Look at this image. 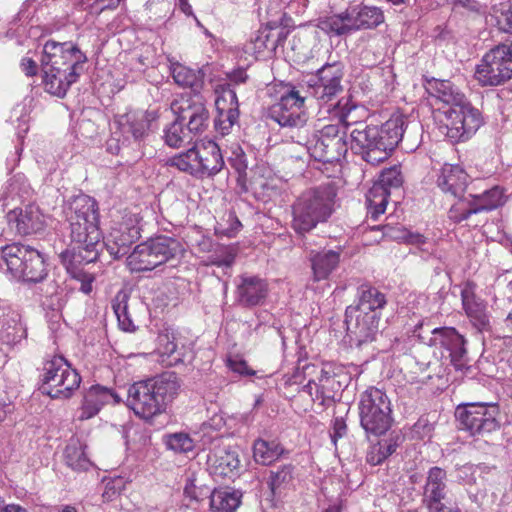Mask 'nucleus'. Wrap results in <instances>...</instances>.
<instances>
[{
  "label": "nucleus",
  "instance_id": "f257e3e1",
  "mask_svg": "<svg viewBox=\"0 0 512 512\" xmlns=\"http://www.w3.org/2000/svg\"><path fill=\"white\" fill-rule=\"evenodd\" d=\"M62 213L68 224L71 248L62 251L59 258L71 277L81 283L80 290L89 294L94 277L80 265L96 261L103 246L98 203L88 195H75L64 202Z\"/></svg>",
  "mask_w": 512,
  "mask_h": 512
},
{
  "label": "nucleus",
  "instance_id": "f03ea898",
  "mask_svg": "<svg viewBox=\"0 0 512 512\" xmlns=\"http://www.w3.org/2000/svg\"><path fill=\"white\" fill-rule=\"evenodd\" d=\"M409 126L404 116H393L380 126L356 123L350 128V149L366 163L376 166L384 162L400 142L413 150L418 142L409 141Z\"/></svg>",
  "mask_w": 512,
  "mask_h": 512
},
{
  "label": "nucleus",
  "instance_id": "7ed1b4c3",
  "mask_svg": "<svg viewBox=\"0 0 512 512\" xmlns=\"http://www.w3.org/2000/svg\"><path fill=\"white\" fill-rule=\"evenodd\" d=\"M88 58L73 42L48 40L43 46L41 67L48 93L64 97L84 72Z\"/></svg>",
  "mask_w": 512,
  "mask_h": 512
},
{
  "label": "nucleus",
  "instance_id": "20e7f679",
  "mask_svg": "<svg viewBox=\"0 0 512 512\" xmlns=\"http://www.w3.org/2000/svg\"><path fill=\"white\" fill-rule=\"evenodd\" d=\"M427 90L442 101L440 119L451 142H464L470 139L483 123L480 111L473 107L448 80H433Z\"/></svg>",
  "mask_w": 512,
  "mask_h": 512
},
{
  "label": "nucleus",
  "instance_id": "39448f33",
  "mask_svg": "<svg viewBox=\"0 0 512 512\" xmlns=\"http://www.w3.org/2000/svg\"><path fill=\"white\" fill-rule=\"evenodd\" d=\"M181 382L174 372L132 384L128 389V405L144 419L161 414L179 394Z\"/></svg>",
  "mask_w": 512,
  "mask_h": 512
},
{
  "label": "nucleus",
  "instance_id": "423d86ee",
  "mask_svg": "<svg viewBox=\"0 0 512 512\" xmlns=\"http://www.w3.org/2000/svg\"><path fill=\"white\" fill-rule=\"evenodd\" d=\"M344 66L341 62L326 63L317 70V81L309 85L308 92L319 102L324 110L347 128L350 126L349 115L356 109L350 95H343L342 79Z\"/></svg>",
  "mask_w": 512,
  "mask_h": 512
},
{
  "label": "nucleus",
  "instance_id": "0eeeda50",
  "mask_svg": "<svg viewBox=\"0 0 512 512\" xmlns=\"http://www.w3.org/2000/svg\"><path fill=\"white\" fill-rule=\"evenodd\" d=\"M336 192L323 185L308 189L294 201L292 209V230L301 236L311 232L319 224L326 223L334 213Z\"/></svg>",
  "mask_w": 512,
  "mask_h": 512
},
{
  "label": "nucleus",
  "instance_id": "6e6552de",
  "mask_svg": "<svg viewBox=\"0 0 512 512\" xmlns=\"http://www.w3.org/2000/svg\"><path fill=\"white\" fill-rule=\"evenodd\" d=\"M184 249L175 238L158 236L138 244L127 257L132 272L151 271L181 257Z\"/></svg>",
  "mask_w": 512,
  "mask_h": 512
},
{
  "label": "nucleus",
  "instance_id": "1a4fd4ad",
  "mask_svg": "<svg viewBox=\"0 0 512 512\" xmlns=\"http://www.w3.org/2000/svg\"><path fill=\"white\" fill-rule=\"evenodd\" d=\"M425 323L419 322L413 330V336L422 344L441 350L442 357L449 358L456 370L467 366L466 340L453 327L424 329Z\"/></svg>",
  "mask_w": 512,
  "mask_h": 512
},
{
  "label": "nucleus",
  "instance_id": "9d476101",
  "mask_svg": "<svg viewBox=\"0 0 512 512\" xmlns=\"http://www.w3.org/2000/svg\"><path fill=\"white\" fill-rule=\"evenodd\" d=\"M6 266L14 277L26 282H40L47 275L42 254L30 247L13 243L2 248L0 253V269Z\"/></svg>",
  "mask_w": 512,
  "mask_h": 512
},
{
  "label": "nucleus",
  "instance_id": "9b49d317",
  "mask_svg": "<svg viewBox=\"0 0 512 512\" xmlns=\"http://www.w3.org/2000/svg\"><path fill=\"white\" fill-rule=\"evenodd\" d=\"M168 164L193 177L203 179L218 174L224 167L220 147L208 141L201 147H192L168 160Z\"/></svg>",
  "mask_w": 512,
  "mask_h": 512
},
{
  "label": "nucleus",
  "instance_id": "f8f14e48",
  "mask_svg": "<svg viewBox=\"0 0 512 512\" xmlns=\"http://www.w3.org/2000/svg\"><path fill=\"white\" fill-rule=\"evenodd\" d=\"M347 128L343 123L328 124L319 130V135L313 141L297 140L296 142L303 145L310 155L316 161L324 163H332L340 161L350 148L347 141V133L350 131L352 122Z\"/></svg>",
  "mask_w": 512,
  "mask_h": 512
},
{
  "label": "nucleus",
  "instance_id": "ddd939ff",
  "mask_svg": "<svg viewBox=\"0 0 512 512\" xmlns=\"http://www.w3.org/2000/svg\"><path fill=\"white\" fill-rule=\"evenodd\" d=\"M360 421L368 437L384 435L391 425L390 400L380 389H367L360 401Z\"/></svg>",
  "mask_w": 512,
  "mask_h": 512
},
{
  "label": "nucleus",
  "instance_id": "4468645a",
  "mask_svg": "<svg viewBox=\"0 0 512 512\" xmlns=\"http://www.w3.org/2000/svg\"><path fill=\"white\" fill-rule=\"evenodd\" d=\"M81 377L62 356H54L43 366L41 391L51 398H70L79 388Z\"/></svg>",
  "mask_w": 512,
  "mask_h": 512
},
{
  "label": "nucleus",
  "instance_id": "2eb2a0df",
  "mask_svg": "<svg viewBox=\"0 0 512 512\" xmlns=\"http://www.w3.org/2000/svg\"><path fill=\"white\" fill-rule=\"evenodd\" d=\"M499 415L497 404L484 402L461 404L455 411V417L462 429L474 437H484L499 429Z\"/></svg>",
  "mask_w": 512,
  "mask_h": 512
},
{
  "label": "nucleus",
  "instance_id": "dca6fc26",
  "mask_svg": "<svg viewBox=\"0 0 512 512\" xmlns=\"http://www.w3.org/2000/svg\"><path fill=\"white\" fill-rule=\"evenodd\" d=\"M475 77L482 86H498L512 78V46L499 44L482 57Z\"/></svg>",
  "mask_w": 512,
  "mask_h": 512
},
{
  "label": "nucleus",
  "instance_id": "f3484780",
  "mask_svg": "<svg viewBox=\"0 0 512 512\" xmlns=\"http://www.w3.org/2000/svg\"><path fill=\"white\" fill-rule=\"evenodd\" d=\"M304 102L305 97L293 88L270 107L269 116L281 127L296 128L307 135L308 115L303 109Z\"/></svg>",
  "mask_w": 512,
  "mask_h": 512
},
{
  "label": "nucleus",
  "instance_id": "a211bd4d",
  "mask_svg": "<svg viewBox=\"0 0 512 512\" xmlns=\"http://www.w3.org/2000/svg\"><path fill=\"white\" fill-rule=\"evenodd\" d=\"M381 317L376 314H367L347 307L345 310V324L349 342L357 347L376 340L380 333Z\"/></svg>",
  "mask_w": 512,
  "mask_h": 512
},
{
  "label": "nucleus",
  "instance_id": "6ab92c4d",
  "mask_svg": "<svg viewBox=\"0 0 512 512\" xmlns=\"http://www.w3.org/2000/svg\"><path fill=\"white\" fill-rule=\"evenodd\" d=\"M215 106L217 116L214 121L215 129L221 135L230 133L232 127L238 123L239 104L236 91L230 83L217 85Z\"/></svg>",
  "mask_w": 512,
  "mask_h": 512
},
{
  "label": "nucleus",
  "instance_id": "aec40b11",
  "mask_svg": "<svg viewBox=\"0 0 512 512\" xmlns=\"http://www.w3.org/2000/svg\"><path fill=\"white\" fill-rule=\"evenodd\" d=\"M140 238V228L134 215L126 216L111 228L104 245L115 259L125 256L130 246Z\"/></svg>",
  "mask_w": 512,
  "mask_h": 512
},
{
  "label": "nucleus",
  "instance_id": "412c9836",
  "mask_svg": "<svg viewBox=\"0 0 512 512\" xmlns=\"http://www.w3.org/2000/svg\"><path fill=\"white\" fill-rule=\"evenodd\" d=\"M464 201L467 203V208L462 209L459 213L458 208L454 206L450 209V218L455 222L467 220L473 214L492 211L505 202L504 192L498 186H494L481 194H469V197L465 198Z\"/></svg>",
  "mask_w": 512,
  "mask_h": 512
},
{
  "label": "nucleus",
  "instance_id": "4be33fe9",
  "mask_svg": "<svg viewBox=\"0 0 512 512\" xmlns=\"http://www.w3.org/2000/svg\"><path fill=\"white\" fill-rule=\"evenodd\" d=\"M8 224L21 236L42 232L46 227V217L35 204L14 207L6 215Z\"/></svg>",
  "mask_w": 512,
  "mask_h": 512
},
{
  "label": "nucleus",
  "instance_id": "5701e85b",
  "mask_svg": "<svg viewBox=\"0 0 512 512\" xmlns=\"http://www.w3.org/2000/svg\"><path fill=\"white\" fill-rule=\"evenodd\" d=\"M475 288L476 285L472 282H466L462 288L461 300L463 309L474 328L479 332L490 331L491 323L487 304L484 300L477 297Z\"/></svg>",
  "mask_w": 512,
  "mask_h": 512
},
{
  "label": "nucleus",
  "instance_id": "b1692460",
  "mask_svg": "<svg viewBox=\"0 0 512 512\" xmlns=\"http://www.w3.org/2000/svg\"><path fill=\"white\" fill-rule=\"evenodd\" d=\"M172 109L193 137L202 134L207 129L209 111L201 101L187 99L179 105L173 104Z\"/></svg>",
  "mask_w": 512,
  "mask_h": 512
},
{
  "label": "nucleus",
  "instance_id": "393cba45",
  "mask_svg": "<svg viewBox=\"0 0 512 512\" xmlns=\"http://www.w3.org/2000/svg\"><path fill=\"white\" fill-rule=\"evenodd\" d=\"M155 111H129L118 117L116 123L123 136L132 137L135 141L142 140L148 133L151 124L157 119Z\"/></svg>",
  "mask_w": 512,
  "mask_h": 512
},
{
  "label": "nucleus",
  "instance_id": "a878e982",
  "mask_svg": "<svg viewBox=\"0 0 512 512\" xmlns=\"http://www.w3.org/2000/svg\"><path fill=\"white\" fill-rule=\"evenodd\" d=\"M120 402L121 398L114 390L98 384L93 385L84 395L79 420L83 421L94 417L104 405Z\"/></svg>",
  "mask_w": 512,
  "mask_h": 512
},
{
  "label": "nucleus",
  "instance_id": "bb28decb",
  "mask_svg": "<svg viewBox=\"0 0 512 512\" xmlns=\"http://www.w3.org/2000/svg\"><path fill=\"white\" fill-rule=\"evenodd\" d=\"M445 477L446 473L439 467L430 469L424 490V501L427 504L429 512H451V510L442 503L445 497Z\"/></svg>",
  "mask_w": 512,
  "mask_h": 512
},
{
  "label": "nucleus",
  "instance_id": "cd10ccee",
  "mask_svg": "<svg viewBox=\"0 0 512 512\" xmlns=\"http://www.w3.org/2000/svg\"><path fill=\"white\" fill-rule=\"evenodd\" d=\"M469 183V176L459 165L445 164L437 178L438 187L454 198L462 199Z\"/></svg>",
  "mask_w": 512,
  "mask_h": 512
},
{
  "label": "nucleus",
  "instance_id": "c85d7f7f",
  "mask_svg": "<svg viewBox=\"0 0 512 512\" xmlns=\"http://www.w3.org/2000/svg\"><path fill=\"white\" fill-rule=\"evenodd\" d=\"M268 294L265 280L256 276H243L237 286V301L246 307L262 303Z\"/></svg>",
  "mask_w": 512,
  "mask_h": 512
},
{
  "label": "nucleus",
  "instance_id": "c756f323",
  "mask_svg": "<svg viewBox=\"0 0 512 512\" xmlns=\"http://www.w3.org/2000/svg\"><path fill=\"white\" fill-rule=\"evenodd\" d=\"M386 304L387 300L384 293L369 284H363L357 290V304L349 307L381 317L382 309Z\"/></svg>",
  "mask_w": 512,
  "mask_h": 512
},
{
  "label": "nucleus",
  "instance_id": "7c9ffc66",
  "mask_svg": "<svg viewBox=\"0 0 512 512\" xmlns=\"http://www.w3.org/2000/svg\"><path fill=\"white\" fill-rule=\"evenodd\" d=\"M209 429V426L203 425L201 432L196 433L193 438L184 432L166 434L163 436V443L167 448H193V446L199 443L202 446L213 445L215 448L219 447L218 436H208Z\"/></svg>",
  "mask_w": 512,
  "mask_h": 512
},
{
  "label": "nucleus",
  "instance_id": "2f4dec72",
  "mask_svg": "<svg viewBox=\"0 0 512 512\" xmlns=\"http://www.w3.org/2000/svg\"><path fill=\"white\" fill-rule=\"evenodd\" d=\"M348 11L353 32L375 28L384 21L382 10L375 6H363Z\"/></svg>",
  "mask_w": 512,
  "mask_h": 512
},
{
  "label": "nucleus",
  "instance_id": "473e14b6",
  "mask_svg": "<svg viewBox=\"0 0 512 512\" xmlns=\"http://www.w3.org/2000/svg\"><path fill=\"white\" fill-rule=\"evenodd\" d=\"M242 493L231 487L215 488L210 495V508L214 512H235L241 504Z\"/></svg>",
  "mask_w": 512,
  "mask_h": 512
},
{
  "label": "nucleus",
  "instance_id": "72a5a7b5",
  "mask_svg": "<svg viewBox=\"0 0 512 512\" xmlns=\"http://www.w3.org/2000/svg\"><path fill=\"white\" fill-rule=\"evenodd\" d=\"M313 278L315 281L327 279L340 262V252L328 250L317 252L310 257Z\"/></svg>",
  "mask_w": 512,
  "mask_h": 512
},
{
  "label": "nucleus",
  "instance_id": "f704fd0d",
  "mask_svg": "<svg viewBox=\"0 0 512 512\" xmlns=\"http://www.w3.org/2000/svg\"><path fill=\"white\" fill-rule=\"evenodd\" d=\"M317 371H318L317 366H315L313 364L306 363L303 360L299 359L297 362V366L295 368L294 378L296 380L302 379V378L303 379L309 378L308 384L304 387L305 390H307L308 393L312 396L313 395L312 390H313V388H315L316 395H315V398H313V400H321V404H324L325 397L323 396V391L320 390V383L323 382L324 380H329L330 375L327 372H325L323 369H320L319 372L321 375L318 378L319 383H317L315 381V379L312 378V375L315 374Z\"/></svg>",
  "mask_w": 512,
  "mask_h": 512
},
{
  "label": "nucleus",
  "instance_id": "c9c22d12",
  "mask_svg": "<svg viewBox=\"0 0 512 512\" xmlns=\"http://www.w3.org/2000/svg\"><path fill=\"white\" fill-rule=\"evenodd\" d=\"M30 188L23 175H14L3 188L0 203L5 209L9 205L22 202L29 196Z\"/></svg>",
  "mask_w": 512,
  "mask_h": 512
},
{
  "label": "nucleus",
  "instance_id": "e433bc0d",
  "mask_svg": "<svg viewBox=\"0 0 512 512\" xmlns=\"http://www.w3.org/2000/svg\"><path fill=\"white\" fill-rule=\"evenodd\" d=\"M208 463L215 474L227 476L239 467L240 460L236 450H211Z\"/></svg>",
  "mask_w": 512,
  "mask_h": 512
},
{
  "label": "nucleus",
  "instance_id": "4c0bfd02",
  "mask_svg": "<svg viewBox=\"0 0 512 512\" xmlns=\"http://www.w3.org/2000/svg\"><path fill=\"white\" fill-rule=\"evenodd\" d=\"M229 164L238 174L237 185L241 192L247 193L254 190L252 181L247 177V158L243 149L236 145L232 148L231 155L228 158Z\"/></svg>",
  "mask_w": 512,
  "mask_h": 512
},
{
  "label": "nucleus",
  "instance_id": "58836bf2",
  "mask_svg": "<svg viewBox=\"0 0 512 512\" xmlns=\"http://www.w3.org/2000/svg\"><path fill=\"white\" fill-rule=\"evenodd\" d=\"M318 28L331 36H347L354 33L348 10L345 13L320 19Z\"/></svg>",
  "mask_w": 512,
  "mask_h": 512
},
{
  "label": "nucleus",
  "instance_id": "ea45409f",
  "mask_svg": "<svg viewBox=\"0 0 512 512\" xmlns=\"http://www.w3.org/2000/svg\"><path fill=\"white\" fill-rule=\"evenodd\" d=\"M390 192L379 185L377 182L368 190L366 194L367 213L371 219L377 220L386 210Z\"/></svg>",
  "mask_w": 512,
  "mask_h": 512
},
{
  "label": "nucleus",
  "instance_id": "a19ab883",
  "mask_svg": "<svg viewBox=\"0 0 512 512\" xmlns=\"http://www.w3.org/2000/svg\"><path fill=\"white\" fill-rule=\"evenodd\" d=\"M193 139L194 137L186 129L184 123L178 116L175 121L164 130V141L172 148H179L182 145L190 144Z\"/></svg>",
  "mask_w": 512,
  "mask_h": 512
},
{
  "label": "nucleus",
  "instance_id": "79ce46f5",
  "mask_svg": "<svg viewBox=\"0 0 512 512\" xmlns=\"http://www.w3.org/2000/svg\"><path fill=\"white\" fill-rule=\"evenodd\" d=\"M158 350L162 358L161 361L168 366H173L183 361L181 350L178 348L174 338L171 339L169 334L158 336Z\"/></svg>",
  "mask_w": 512,
  "mask_h": 512
},
{
  "label": "nucleus",
  "instance_id": "37998d69",
  "mask_svg": "<svg viewBox=\"0 0 512 512\" xmlns=\"http://www.w3.org/2000/svg\"><path fill=\"white\" fill-rule=\"evenodd\" d=\"M171 72L175 83L181 87L197 89L200 86L201 77L193 69L177 63L172 65Z\"/></svg>",
  "mask_w": 512,
  "mask_h": 512
},
{
  "label": "nucleus",
  "instance_id": "c03bdc74",
  "mask_svg": "<svg viewBox=\"0 0 512 512\" xmlns=\"http://www.w3.org/2000/svg\"><path fill=\"white\" fill-rule=\"evenodd\" d=\"M235 257L236 253L232 247L217 244L212 252L207 256L205 265L231 267L235 261Z\"/></svg>",
  "mask_w": 512,
  "mask_h": 512
},
{
  "label": "nucleus",
  "instance_id": "a18cd8bd",
  "mask_svg": "<svg viewBox=\"0 0 512 512\" xmlns=\"http://www.w3.org/2000/svg\"><path fill=\"white\" fill-rule=\"evenodd\" d=\"M433 432V425L425 418H420L411 428L409 437L414 440V446H425L431 438Z\"/></svg>",
  "mask_w": 512,
  "mask_h": 512
},
{
  "label": "nucleus",
  "instance_id": "49530a36",
  "mask_svg": "<svg viewBox=\"0 0 512 512\" xmlns=\"http://www.w3.org/2000/svg\"><path fill=\"white\" fill-rule=\"evenodd\" d=\"M329 437L331 439V443L337 447L352 445V442L349 440L348 436V428L347 424L342 417H335L332 420L331 429L329 431Z\"/></svg>",
  "mask_w": 512,
  "mask_h": 512
},
{
  "label": "nucleus",
  "instance_id": "de8ad7c7",
  "mask_svg": "<svg viewBox=\"0 0 512 512\" xmlns=\"http://www.w3.org/2000/svg\"><path fill=\"white\" fill-rule=\"evenodd\" d=\"M377 183L390 193L392 189H399L403 184V177L400 168L393 166L383 170Z\"/></svg>",
  "mask_w": 512,
  "mask_h": 512
},
{
  "label": "nucleus",
  "instance_id": "09e8293b",
  "mask_svg": "<svg viewBox=\"0 0 512 512\" xmlns=\"http://www.w3.org/2000/svg\"><path fill=\"white\" fill-rule=\"evenodd\" d=\"M492 17L499 31L512 34V5L502 4L499 8H494Z\"/></svg>",
  "mask_w": 512,
  "mask_h": 512
},
{
  "label": "nucleus",
  "instance_id": "8fccbe9b",
  "mask_svg": "<svg viewBox=\"0 0 512 512\" xmlns=\"http://www.w3.org/2000/svg\"><path fill=\"white\" fill-rule=\"evenodd\" d=\"M63 459L68 467L73 470H87L92 462L85 454V450H65Z\"/></svg>",
  "mask_w": 512,
  "mask_h": 512
},
{
  "label": "nucleus",
  "instance_id": "3c124183",
  "mask_svg": "<svg viewBox=\"0 0 512 512\" xmlns=\"http://www.w3.org/2000/svg\"><path fill=\"white\" fill-rule=\"evenodd\" d=\"M46 301L44 302L53 311H60L66 304L64 290L60 289L55 281L47 284Z\"/></svg>",
  "mask_w": 512,
  "mask_h": 512
},
{
  "label": "nucleus",
  "instance_id": "603ef678",
  "mask_svg": "<svg viewBox=\"0 0 512 512\" xmlns=\"http://www.w3.org/2000/svg\"><path fill=\"white\" fill-rule=\"evenodd\" d=\"M292 480V473L289 468H283L277 472H272L269 486L274 496L280 495L287 488Z\"/></svg>",
  "mask_w": 512,
  "mask_h": 512
},
{
  "label": "nucleus",
  "instance_id": "864d4df0",
  "mask_svg": "<svg viewBox=\"0 0 512 512\" xmlns=\"http://www.w3.org/2000/svg\"><path fill=\"white\" fill-rule=\"evenodd\" d=\"M113 310L117 317L119 327L126 332L135 330V325L128 313V306L125 301L113 303Z\"/></svg>",
  "mask_w": 512,
  "mask_h": 512
},
{
  "label": "nucleus",
  "instance_id": "5fc2aeb1",
  "mask_svg": "<svg viewBox=\"0 0 512 512\" xmlns=\"http://www.w3.org/2000/svg\"><path fill=\"white\" fill-rule=\"evenodd\" d=\"M255 49L260 51L268 50L273 52L277 48V40H274L273 30L259 31V34L254 40Z\"/></svg>",
  "mask_w": 512,
  "mask_h": 512
},
{
  "label": "nucleus",
  "instance_id": "6e6d98bb",
  "mask_svg": "<svg viewBox=\"0 0 512 512\" xmlns=\"http://www.w3.org/2000/svg\"><path fill=\"white\" fill-rule=\"evenodd\" d=\"M256 463L270 465L284 452V450H251Z\"/></svg>",
  "mask_w": 512,
  "mask_h": 512
},
{
  "label": "nucleus",
  "instance_id": "4d7b16f0",
  "mask_svg": "<svg viewBox=\"0 0 512 512\" xmlns=\"http://www.w3.org/2000/svg\"><path fill=\"white\" fill-rule=\"evenodd\" d=\"M383 235L393 240L404 241L407 235V229L402 226L393 227L386 225L383 227Z\"/></svg>",
  "mask_w": 512,
  "mask_h": 512
},
{
  "label": "nucleus",
  "instance_id": "13d9d810",
  "mask_svg": "<svg viewBox=\"0 0 512 512\" xmlns=\"http://www.w3.org/2000/svg\"><path fill=\"white\" fill-rule=\"evenodd\" d=\"M393 450H370L367 453L366 460L371 465L375 466L382 463Z\"/></svg>",
  "mask_w": 512,
  "mask_h": 512
},
{
  "label": "nucleus",
  "instance_id": "bf43d9fd",
  "mask_svg": "<svg viewBox=\"0 0 512 512\" xmlns=\"http://www.w3.org/2000/svg\"><path fill=\"white\" fill-rule=\"evenodd\" d=\"M461 8L471 12H479L480 4L475 0H454L453 9L458 10Z\"/></svg>",
  "mask_w": 512,
  "mask_h": 512
},
{
  "label": "nucleus",
  "instance_id": "052dcab7",
  "mask_svg": "<svg viewBox=\"0 0 512 512\" xmlns=\"http://www.w3.org/2000/svg\"><path fill=\"white\" fill-rule=\"evenodd\" d=\"M21 69L27 76H35L38 71L37 63L31 58H23L21 61Z\"/></svg>",
  "mask_w": 512,
  "mask_h": 512
},
{
  "label": "nucleus",
  "instance_id": "680f3d73",
  "mask_svg": "<svg viewBox=\"0 0 512 512\" xmlns=\"http://www.w3.org/2000/svg\"><path fill=\"white\" fill-rule=\"evenodd\" d=\"M229 367L234 371L242 375H253L254 371L249 369L248 365L245 361L242 360H230L229 361Z\"/></svg>",
  "mask_w": 512,
  "mask_h": 512
},
{
  "label": "nucleus",
  "instance_id": "e2e57ef3",
  "mask_svg": "<svg viewBox=\"0 0 512 512\" xmlns=\"http://www.w3.org/2000/svg\"><path fill=\"white\" fill-rule=\"evenodd\" d=\"M228 77L232 83L240 84V83H244L248 76L243 69H238V70H235L232 73H230L228 75Z\"/></svg>",
  "mask_w": 512,
  "mask_h": 512
},
{
  "label": "nucleus",
  "instance_id": "0e129e2a",
  "mask_svg": "<svg viewBox=\"0 0 512 512\" xmlns=\"http://www.w3.org/2000/svg\"><path fill=\"white\" fill-rule=\"evenodd\" d=\"M404 242L420 245L425 243V237L419 233H412L407 230V235L404 239Z\"/></svg>",
  "mask_w": 512,
  "mask_h": 512
},
{
  "label": "nucleus",
  "instance_id": "69168bd1",
  "mask_svg": "<svg viewBox=\"0 0 512 512\" xmlns=\"http://www.w3.org/2000/svg\"><path fill=\"white\" fill-rule=\"evenodd\" d=\"M15 329H16V334H15V335H13V337H12L11 339H10V337H9V336H10V333H9V332H7V342H8V343H9V342H17V341H19L21 338L25 337V333H26V331H25V329H24V328H22V327L20 326V327L15 328Z\"/></svg>",
  "mask_w": 512,
  "mask_h": 512
},
{
  "label": "nucleus",
  "instance_id": "338daca9",
  "mask_svg": "<svg viewBox=\"0 0 512 512\" xmlns=\"http://www.w3.org/2000/svg\"><path fill=\"white\" fill-rule=\"evenodd\" d=\"M287 37V32L284 29L274 31V40H277V47L282 45Z\"/></svg>",
  "mask_w": 512,
  "mask_h": 512
},
{
  "label": "nucleus",
  "instance_id": "774afa93",
  "mask_svg": "<svg viewBox=\"0 0 512 512\" xmlns=\"http://www.w3.org/2000/svg\"><path fill=\"white\" fill-rule=\"evenodd\" d=\"M2 512H28L25 508L16 504H9L3 507Z\"/></svg>",
  "mask_w": 512,
  "mask_h": 512
}]
</instances>
